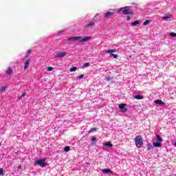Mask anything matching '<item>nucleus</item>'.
<instances>
[{
    "mask_svg": "<svg viewBox=\"0 0 176 176\" xmlns=\"http://www.w3.org/2000/svg\"><path fill=\"white\" fill-rule=\"evenodd\" d=\"M134 140L137 148H141V146H142V145L144 144L142 137L141 135L137 136Z\"/></svg>",
    "mask_w": 176,
    "mask_h": 176,
    "instance_id": "1",
    "label": "nucleus"
},
{
    "mask_svg": "<svg viewBox=\"0 0 176 176\" xmlns=\"http://www.w3.org/2000/svg\"><path fill=\"white\" fill-rule=\"evenodd\" d=\"M34 164H37L40 167H46V159H39L34 162Z\"/></svg>",
    "mask_w": 176,
    "mask_h": 176,
    "instance_id": "2",
    "label": "nucleus"
},
{
    "mask_svg": "<svg viewBox=\"0 0 176 176\" xmlns=\"http://www.w3.org/2000/svg\"><path fill=\"white\" fill-rule=\"evenodd\" d=\"M122 12L123 14H132V12L129 10V7L121 8L118 10V13Z\"/></svg>",
    "mask_w": 176,
    "mask_h": 176,
    "instance_id": "3",
    "label": "nucleus"
},
{
    "mask_svg": "<svg viewBox=\"0 0 176 176\" xmlns=\"http://www.w3.org/2000/svg\"><path fill=\"white\" fill-rule=\"evenodd\" d=\"M65 56H67V52H58L54 56V58H63V57H65Z\"/></svg>",
    "mask_w": 176,
    "mask_h": 176,
    "instance_id": "4",
    "label": "nucleus"
},
{
    "mask_svg": "<svg viewBox=\"0 0 176 176\" xmlns=\"http://www.w3.org/2000/svg\"><path fill=\"white\" fill-rule=\"evenodd\" d=\"M115 14V10H110V11L106 12L104 15V19H108V17H111V16H113Z\"/></svg>",
    "mask_w": 176,
    "mask_h": 176,
    "instance_id": "5",
    "label": "nucleus"
},
{
    "mask_svg": "<svg viewBox=\"0 0 176 176\" xmlns=\"http://www.w3.org/2000/svg\"><path fill=\"white\" fill-rule=\"evenodd\" d=\"M127 104H124V103H121L119 104V108L121 111V112H127V108H126V106Z\"/></svg>",
    "mask_w": 176,
    "mask_h": 176,
    "instance_id": "6",
    "label": "nucleus"
},
{
    "mask_svg": "<svg viewBox=\"0 0 176 176\" xmlns=\"http://www.w3.org/2000/svg\"><path fill=\"white\" fill-rule=\"evenodd\" d=\"M91 39V36H85L82 38L81 36V38L78 39L80 43H82L83 42H88V41H90Z\"/></svg>",
    "mask_w": 176,
    "mask_h": 176,
    "instance_id": "7",
    "label": "nucleus"
},
{
    "mask_svg": "<svg viewBox=\"0 0 176 176\" xmlns=\"http://www.w3.org/2000/svg\"><path fill=\"white\" fill-rule=\"evenodd\" d=\"M154 103L157 105H160V107H164L166 105V103L162 100H156L154 101Z\"/></svg>",
    "mask_w": 176,
    "mask_h": 176,
    "instance_id": "8",
    "label": "nucleus"
},
{
    "mask_svg": "<svg viewBox=\"0 0 176 176\" xmlns=\"http://www.w3.org/2000/svg\"><path fill=\"white\" fill-rule=\"evenodd\" d=\"M79 39H82V36H72L67 38V41H79Z\"/></svg>",
    "mask_w": 176,
    "mask_h": 176,
    "instance_id": "9",
    "label": "nucleus"
},
{
    "mask_svg": "<svg viewBox=\"0 0 176 176\" xmlns=\"http://www.w3.org/2000/svg\"><path fill=\"white\" fill-rule=\"evenodd\" d=\"M102 173H103V174H112V170L109 168H104L102 170Z\"/></svg>",
    "mask_w": 176,
    "mask_h": 176,
    "instance_id": "10",
    "label": "nucleus"
},
{
    "mask_svg": "<svg viewBox=\"0 0 176 176\" xmlns=\"http://www.w3.org/2000/svg\"><path fill=\"white\" fill-rule=\"evenodd\" d=\"M153 145L155 148H162V143L159 142H153Z\"/></svg>",
    "mask_w": 176,
    "mask_h": 176,
    "instance_id": "11",
    "label": "nucleus"
},
{
    "mask_svg": "<svg viewBox=\"0 0 176 176\" xmlns=\"http://www.w3.org/2000/svg\"><path fill=\"white\" fill-rule=\"evenodd\" d=\"M116 52V50H107L106 51V53H107V54H110V56L112 57V54H113V53H115Z\"/></svg>",
    "mask_w": 176,
    "mask_h": 176,
    "instance_id": "12",
    "label": "nucleus"
},
{
    "mask_svg": "<svg viewBox=\"0 0 176 176\" xmlns=\"http://www.w3.org/2000/svg\"><path fill=\"white\" fill-rule=\"evenodd\" d=\"M30 59H28L25 60V65H24V69L25 71V69H27V68H28V65H30Z\"/></svg>",
    "mask_w": 176,
    "mask_h": 176,
    "instance_id": "13",
    "label": "nucleus"
},
{
    "mask_svg": "<svg viewBox=\"0 0 176 176\" xmlns=\"http://www.w3.org/2000/svg\"><path fill=\"white\" fill-rule=\"evenodd\" d=\"M104 146H107V148H112V146H113V145L112 144V143H111V142H105L104 144Z\"/></svg>",
    "mask_w": 176,
    "mask_h": 176,
    "instance_id": "14",
    "label": "nucleus"
},
{
    "mask_svg": "<svg viewBox=\"0 0 176 176\" xmlns=\"http://www.w3.org/2000/svg\"><path fill=\"white\" fill-rule=\"evenodd\" d=\"M13 72V69H12V67H8L7 71L6 72V74H7V75H10V74H12Z\"/></svg>",
    "mask_w": 176,
    "mask_h": 176,
    "instance_id": "15",
    "label": "nucleus"
},
{
    "mask_svg": "<svg viewBox=\"0 0 176 176\" xmlns=\"http://www.w3.org/2000/svg\"><path fill=\"white\" fill-rule=\"evenodd\" d=\"M157 142H160L162 144V142H163V139L162 138V137L159 135H157Z\"/></svg>",
    "mask_w": 176,
    "mask_h": 176,
    "instance_id": "16",
    "label": "nucleus"
},
{
    "mask_svg": "<svg viewBox=\"0 0 176 176\" xmlns=\"http://www.w3.org/2000/svg\"><path fill=\"white\" fill-rule=\"evenodd\" d=\"M134 98H135V100H142L144 98L141 95H135Z\"/></svg>",
    "mask_w": 176,
    "mask_h": 176,
    "instance_id": "17",
    "label": "nucleus"
},
{
    "mask_svg": "<svg viewBox=\"0 0 176 176\" xmlns=\"http://www.w3.org/2000/svg\"><path fill=\"white\" fill-rule=\"evenodd\" d=\"M6 89H8V87H6V86L0 87V93H3V91H5L6 90Z\"/></svg>",
    "mask_w": 176,
    "mask_h": 176,
    "instance_id": "18",
    "label": "nucleus"
},
{
    "mask_svg": "<svg viewBox=\"0 0 176 176\" xmlns=\"http://www.w3.org/2000/svg\"><path fill=\"white\" fill-rule=\"evenodd\" d=\"M173 17L172 15H168L162 17V20H168V19H171Z\"/></svg>",
    "mask_w": 176,
    "mask_h": 176,
    "instance_id": "19",
    "label": "nucleus"
},
{
    "mask_svg": "<svg viewBox=\"0 0 176 176\" xmlns=\"http://www.w3.org/2000/svg\"><path fill=\"white\" fill-rule=\"evenodd\" d=\"M138 24H140V21H135L133 23H131V25H138Z\"/></svg>",
    "mask_w": 176,
    "mask_h": 176,
    "instance_id": "20",
    "label": "nucleus"
},
{
    "mask_svg": "<svg viewBox=\"0 0 176 176\" xmlns=\"http://www.w3.org/2000/svg\"><path fill=\"white\" fill-rule=\"evenodd\" d=\"M151 23L150 20H146L144 23H143V25H148V24H149Z\"/></svg>",
    "mask_w": 176,
    "mask_h": 176,
    "instance_id": "21",
    "label": "nucleus"
},
{
    "mask_svg": "<svg viewBox=\"0 0 176 176\" xmlns=\"http://www.w3.org/2000/svg\"><path fill=\"white\" fill-rule=\"evenodd\" d=\"M89 66H90L89 63H85L83 64L82 68H86V67H89Z\"/></svg>",
    "mask_w": 176,
    "mask_h": 176,
    "instance_id": "22",
    "label": "nucleus"
},
{
    "mask_svg": "<svg viewBox=\"0 0 176 176\" xmlns=\"http://www.w3.org/2000/svg\"><path fill=\"white\" fill-rule=\"evenodd\" d=\"M96 23L94 22L89 23L87 25V27H93L95 25Z\"/></svg>",
    "mask_w": 176,
    "mask_h": 176,
    "instance_id": "23",
    "label": "nucleus"
},
{
    "mask_svg": "<svg viewBox=\"0 0 176 176\" xmlns=\"http://www.w3.org/2000/svg\"><path fill=\"white\" fill-rule=\"evenodd\" d=\"M75 71H76V67L70 68V72H75Z\"/></svg>",
    "mask_w": 176,
    "mask_h": 176,
    "instance_id": "24",
    "label": "nucleus"
},
{
    "mask_svg": "<svg viewBox=\"0 0 176 176\" xmlns=\"http://www.w3.org/2000/svg\"><path fill=\"white\" fill-rule=\"evenodd\" d=\"M93 131H97V129H96V128H91V129L89 131V133H93Z\"/></svg>",
    "mask_w": 176,
    "mask_h": 176,
    "instance_id": "25",
    "label": "nucleus"
},
{
    "mask_svg": "<svg viewBox=\"0 0 176 176\" xmlns=\"http://www.w3.org/2000/svg\"><path fill=\"white\" fill-rule=\"evenodd\" d=\"M64 149H65V152H69L70 148H69V146H67L65 147Z\"/></svg>",
    "mask_w": 176,
    "mask_h": 176,
    "instance_id": "26",
    "label": "nucleus"
},
{
    "mask_svg": "<svg viewBox=\"0 0 176 176\" xmlns=\"http://www.w3.org/2000/svg\"><path fill=\"white\" fill-rule=\"evenodd\" d=\"M170 36H172L173 38H175V36H176V33L170 32Z\"/></svg>",
    "mask_w": 176,
    "mask_h": 176,
    "instance_id": "27",
    "label": "nucleus"
},
{
    "mask_svg": "<svg viewBox=\"0 0 176 176\" xmlns=\"http://www.w3.org/2000/svg\"><path fill=\"white\" fill-rule=\"evenodd\" d=\"M52 69H54V68L52 67H48L47 68V71H48V72H52Z\"/></svg>",
    "mask_w": 176,
    "mask_h": 176,
    "instance_id": "28",
    "label": "nucleus"
},
{
    "mask_svg": "<svg viewBox=\"0 0 176 176\" xmlns=\"http://www.w3.org/2000/svg\"><path fill=\"white\" fill-rule=\"evenodd\" d=\"M111 57H113V58H118V57H119V56H118V54H111Z\"/></svg>",
    "mask_w": 176,
    "mask_h": 176,
    "instance_id": "29",
    "label": "nucleus"
},
{
    "mask_svg": "<svg viewBox=\"0 0 176 176\" xmlns=\"http://www.w3.org/2000/svg\"><path fill=\"white\" fill-rule=\"evenodd\" d=\"M0 175H3V168H0Z\"/></svg>",
    "mask_w": 176,
    "mask_h": 176,
    "instance_id": "30",
    "label": "nucleus"
},
{
    "mask_svg": "<svg viewBox=\"0 0 176 176\" xmlns=\"http://www.w3.org/2000/svg\"><path fill=\"white\" fill-rule=\"evenodd\" d=\"M147 146H148V151H151V149H152V146H151V144H147Z\"/></svg>",
    "mask_w": 176,
    "mask_h": 176,
    "instance_id": "31",
    "label": "nucleus"
},
{
    "mask_svg": "<svg viewBox=\"0 0 176 176\" xmlns=\"http://www.w3.org/2000/svg\"><path fill=\"white\" fill-rule=\"evenodd\" d=\"M84 76H85V75L82 74L78 77V79H82V78H83Z\"/></svg>",
    "mask_w": 176,
    "mask_h": 176,
    "instance_id": "32",
    "label": "nucleus"
},
{
    "mask_svg": "<svg viewBox=\"0 0 176 176\" xmlns=\"http://www.w3.org/2000/svg\"><path fill=\"white\" fill-rule=\"evenodd\" d=\"M31 54V50H29L27 52V56H30Z\"/></svg>",
    "mask_w": 176,
    "mask_h": 176,
    "instance_id": "33",
    "label": "nucleus"
},
{
    "mask_svg": "<svg viewBox=\"0 0 176 176\" xmlns=\"http://www.w3.org/2000/svg\"><path fill=\"white\" fill-rule=\"evenodd\" d=\"M111 77H107L106 78V80H107V82H109V80H111Z\"/></svg>",
    "mask_w": 176,
    "mask_h": 176,
    "instance_id": "34",
    "label": "nucleus"
},
{
    "mask_svg": "<svg viewBox=\"0 0 176 176\" xmlns=\"http://www.w3.org/2000/svg\"><path fill=\"white\" fill-rule=\"evenodd\" d=\"M21 168V165H19V166H18V170H20Z\"/></svg>",
    "mask_w": 176,
    "mask_h": 176,
    "instance_id": "35",
    "label": "nucleus"
},
{
    "mask_svg": "<svg viewBox=\"0 0 176 176\" xmlns=\"http://www.w3.org/2000/svg\"><path fill=\"white\" fill-rule=\"evenodd\" d=\"M91 141H96V138H93L91 139Z\"/></svg>",
    "mask_w": 176,
    "mask_h": 176,
    "instance_id": "36",
    "label": "nucleus"
},
{
    "mask_svg": "<svg viewBox=\"0 0 176 176\" xmlns=\"http://www.w3.org/2000/svg\"><path fill=\"white\" fill-rule=\"evenodd\" d=\"M126 20L129 21V20H130V16H127Z\"/></svg>",
    "mask_w": 176,
    "mask_h": 176,
    "instance_id": "37",
    "label": "nucleus"
},
{
    "mask_svg": "<svg viewBox=\"0 0 176 176\" xmlns=\"http://www.w3.org/2000/svg\"><path fill=\"white\" fill-rule=\"evenodd\" d=\"M25 93H23V94H22V97H24V96H25Z\"/></svg>",
    "mask_w": 176,
    "mask_h": 176,
    "instance_id": "38",
    "label": "nucleus"
},
{
    "mask_svg": "<svg viewBox=\"0 0 176 176\" xmlns=\"http://www.w3.org/2000/svg\"><path fill=\"white\" fill-rule=\"evenodd\" d=\"M61 32H59L58 33V35H60V34H61Z\"/></svg>",
    "mask_w": 176,
    "mask_h": 176,
    "instance_id": "39",
    "label": "nucleus"
},
{
    "mask_svg": "<svg viewBox=\"0 0 176 176\" xmlns=\"http://www.w3.org/2000/svg\"><path fill=\"white\" fill-rule=\"evenodd\" d=\"M175 146H176V143L175 144Z\"/></svg>",
    "mask_w": 176,
    "mask_h": 176,
    "instance_id": "40",
    "label": "nucleus"
},
{
    "mask_svg": "<svg viewBox=\"0 0 176 176\" xmlns=\"http://www.w3.org/2000/svg\"><path fill=\"white\" fill-rule=\"evenodd\" d=\"M1 145H2V144L0 143V146H1Z\"/></svg>",
    "mask_w": 176,
    "mask_h": 176,
    "instance_id": "41",
    "label": "nucleus"
}]
</instances>
